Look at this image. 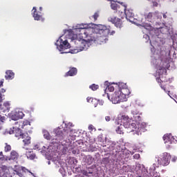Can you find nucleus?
Segmentation results:
<instances>
[{
  "label": "nucleus",
  "instance_id": "obj_1",
  "mask_svg": "<svg viewBox=\"0 0 177 177\" xmlns=\"http://www.w3.org/2000/svg\"><path fill=\"white\" fill-rule=\"evenodd\" d=\"M94 31L97 32V34L101 35L100 38H104V41L101 40L102 42H106V41H109V39L107 38L109 35H114V34H115V30L111 31V27L104 25H98L94 29Z\"/></svg>",
  "mask_w": 177,
  "mask_h": 177
},
{
  "label": "nucleus",
  "instance_id": "obj_2",
  "mask_svg": "<svg viewBox=\"0 0 177 177\" xmlns=\"http://www.w3.org/2000/svg\"><path fill=\"white\" fill-rule=\"evenodd\" d=\"M73 39H75V42L78 41L80 48H81L80 50H84L85 49H87L88 46H89V44L92 42H95L96 37H95L93 35H88L87 37L86 38H79V39L80 40H78L77 38H75V36H73Z\"/></svg>",
  "mask_w": 177,
  "mask_h": 177
},
{
  "label": "nucleus",
  "instance_id": "obj_3",
  "mask_svg": "<svg viewBox=\"0 0 177 177\" xmlns=\"http://www.w3.org/2000/svg\"><path fill=\"white\" fill-rule=\"evenodd\" d=\"M86 25H79L77 28L75 29L76 35H74L75 38H86L88 35H89V32L91 30L89 28H86Z\"/></svg>",
  "mask_w": 177,
  "mask_h": 177
},
{
  "label": "nucleus",
  "instance_id": "obj_4",
  "mask_svg": "<svg viewBox=\"0 0 177 177\" xmlns=\"http://www.w3.org/2000/svg\"><path fill=\"white\" fill-rule=\"evenodd\" d=\"M108 99L113 103V104H118V103H121V102H125L127 100V95L120 93V91H115L111 97L108 95Z\"/></svg>",
  "mask_w": 177,
  "mask_h": 177
},
{
  "label": "nucleus",
  "instance_id": "obj_5",
  "mask_svg": "<svg viewBox=\"0 0 177 177\" xmlns=\"http://www.w3.org/2000/svg\"><path fill=\"white\" fill-rule=\"evenodd\" d=\"M158 161V164H160V165H162L163 167L169 165V162H171V154L167 152L162 153Z\"/></svg>",
  "mask_w": 177,
  "mask_h": 177
},
{
  "label": "nucleus",
  "instance_id": "obj_6",
  "mask_svg": "<svg viewBox=\"0 0 177 177\" xmlns=\"http://www.w3.org/2000/svg\"><path fill=\"white\" fill-rule=\"evenodd\" d=\"M121 120L124 128H133L136 127V124L133 123L132 118H129L127 115H122Z\"/></svg>",
  "mask_w": 177,
  "mask_h": 177
},
{
  "label": "nucleus",
  "instance_id": "obj_7",
  "mask_svg": "<svg viewBox=\"0 0 177 177\" xmlns=\"http://www.w3.org/2000/svg\"><path fill=\"white\" fill-rule=\"evenodd\" d=\"M55 45L60 52L66 50V49H70V48H71L70 43H68L67 40L63 41L62 39H59L55 43Z\"/></svg>",
  "mask_w": 177,
  "mask_h": 177
},
{
  "label": "nucleus",
  "instance_id": "obj_8",
  "mask_svg": "<svg viewBox=\"0 0 177 177\" xmlns=\"http://www.w3.org/2000/svg\"><path fill=\"white\" fill-rule=\"evenodd\" d=\"M21 128L20 125L19 127H12V129H10L9 131L10 135H13V133L15 135L16 138H19V139H21L23 138V136L24 133H23V131H21Z\"/></svg>",
  "mask_w": 177,
  "mask_h": 177
},
{
  "label": "nucleus",
  "instance_id": "obj_9",
  "mask_svg": "<svg viewBox=\"0 0 177 177\" xmlns=\"http://www.w3.org/2000/svg\"><path fill=\"white\" fill-rule=\"evenodd\" d=\"M118 87L119 88L118 92L122 93L124 96H128L131 94V91L128 89L127 84L123 82L119 83Z\"/></svg>",
  "mask_w": 177,
  "mask_h": 177
},
{
  "label": "nucleus",
  "instance_id": "obj_10",
  "mask_svg": "<svg viewBox=\"0 0 177 177\" xmlns=\"http://www.w3.org/2000/svg\"><path fill=\"white\" fill-rule=\"evenodd\" d=\"M3 97L2 93L0 92V103H2L3 101ZM10 109V104H9V102H4L3 105L0 104V111H2V113H6V111H9Z\"/></svg>",
  "mask_w": 177,
  "mask_h": 177
},
{
  "label": "nucleus",
  "instance_id": "obj_11",
  "mask_svg": "<svg viewBox=\"0 0 177 177\" xmlns=\"http://www.w3.org/2000/svg\"><path fill=\"white\" fill-rule=\"evenodd\" d=\"M109 21L113 23L117 28H122V20L116 17H110L108 18Z\"/></svg>",
  "mask_w": 177,
  "mask_h": 177
},
{
  "label": "nucleus",
  "instance_id": "obj_12",
  "mask_svg": "<svg viewBox=\"0 0 177 177\" xmlns=\"http://www.w3.org/2000/svg\"><path fill=\"white\" fill-rule=\"evenodd\" d=\"M64 133L62 132V131H58L55 135V140L57 142H60V140H63L64 138H68L70 135L68 134V131H66V129H64Z\"/></svg>",
  "mask_w": 177,
  "mask_h": 177
},
{
  "label": "nucleus",
  "instance_id": "obj_13",
  "mask_svg": "<svg viewBox=\"0 0 177 177\" xmlns=\"http://www.w3.org/2000/svg\"><path fill=\"white\" fill-rule=\"evenodd\" d=\"M33 13H32V17H34L35 20L40 21H44L45 18L42 17L41 12L37 10V8L33 7L32 8Z\"/></svg>",
  "mask_w": 177,
  "mask_h": 177
},
{
  "label": "nucleus",
  "instance_id": "obj_14",
  "mask_svg": "<svg viewBox=\"0 0 177 177\" xmlns=\"http://www.w3.org/2000/svg\"><path fill=\"white\" fill-rule=\"evenodd\" d=\"M21 139H23L24 146H30V145H31V137L28 136V133H24V135Z\"/></svg>",
  "mask_w": 177,
  "mask_h": 177
},
{
  "label": "nucleus",
  "instance_id": "obj_15",
  "mask_svg": "<svg viewBox=\"0 0 177 177\" xmlns=\"http://www.w3.org/2000/svg\"><path fill=\"white\" fill-rule=\"evenodd\" d=\"M78 73V70L75 67L70 68V70L66 72L64 75V77H74V75H77Z\"/></svg>",
  "mask_w": 177,
  "mask_h": 177
},
{
  "label": "nucleus",
  "instance_id": "obj_16",
  "mask_svg": "<svg viewBox=\"0 0 177 177\" xmlns=\"http://www.w3.org/2000/svg\"><path fill=\"white\" fill-rule=\"evenodd\" d=\"M24 117V113L22 111H17L12 115V120L17 121V120H21Z\"/></svg>",
  "mask_w": 177,
  "mask_h": 177
},
{
  "label": "nucleus",
  "instance_id": "obj_17",
  "mask_svg": "<svg viewBox=\"0 0 177 177\" xmlns=\"http://www.w3.org/2000/svg\"><path fill=\"white\" fill-rule=\"evenodd\" d=\"M15 78V73L13 71L8 70L6 71L5 79L6 80H13Z\"/></svg>",
  "mask_w": 177,
  "mask_h": 177
},
{
  "label": "nucleus",
  "instance_id": "obj_18",
  "mask_svg": "<svg viewBox=\"0 0 177 177\" xmlns=\"http://www.w3.org/2000/svg\"><path fill=\"white\" fill-rule=\"evenodd\" d=\"M172 139V135L171 134H165L163 136V140L165 143H172L171 141Z\"/></svg>",
  "mask_w": 177,
  "mask_h": 177
},
{
  "label": "nucleus",
  "instance_id": "obj_19",
  "mask_svg": "<svg viewBox=\"0 0 177 177\" xmlns=\"http://www.w3.org/2000/svg\"><path fill=\"white\" fill-rule=\"evenodd\" d=\"M17 158H19V153L16 152V151H12L10 153V160L15 161L17 160Z\"/></svg>",
  "mask_w": 177,
  "mask_h": 177
},
{
  "label": "nucleus",
  "instance_id": "obj_20",
  "mask_svg": "<svg viewBox=\"0 0 177 177\" xmlns=\"http://www.w3.org/2000/svg\"><path fill=\"white\" fill-rule=\"evenodd\" d=\"M157 74H158L159 77H161L164 73L167 74V69L164 68L163 66H159L156 71Z\"/></svg>",
  "mask_w": 177,
  "mask_h": 177
},
{
  "label": "nucleus",
  "instance_id": "obj_21",
  "mask_svg": "<svg viewBox=\"0 0 177 177\" xmlns=\"http://www.w3.org/2000/svg\"><path fill=\"white\" fill-rule=\"evenodd\" d=\"M105 89H108L109 92H114V87L109 83V82H105L104 84Z\"/></svg>",
  "mask_w": 177,
  "mask_h": 177
},
{
  "label": "nucleus",
  "instance_id": "obj_22",
  "mask_svg": "<svg viewBox=\"0 0 177 177\" xmlns=\"http://www.w3.org/2000/svg\"><path fill=\"white\" fill-rule=\"evenodd\" d=\"M15 125H20L21 128H24L26 125H30V122L28 120H25L24 122H16Z\"/></svg>",
  "mask_w": 177,
  "mask_h": 177
},
{
  "label": "nucleus",
  "instance_id": "obj_23",
  "mask_svg": "<svg viewBox=\"0 0 177 177\" xmlns=\"http://www.w3.org/2000/svg\"><path fill=\"white\" fill-rule=\"evenodd\" d=\"M132 114H133V118L134 120H136V121H140V120H142V118L140 117V115H138L139 114V111H132Z\"/></svg>",
  "mask_w": 177,
  "mask_h": 177
},
{
  "label": "nucleus",
  "instance_id": "obj_24",
  "mask_svg": "<svg viewBox=\"0 0 177 177\" xmlns=\"http://www.w3.org/2000/svg\"><path fill=\"white\" fill-rule=\"evenodd\" d=\"M26 156L29 160H34L36 157L35 153L31 151L26 152Z\"/></svg>",
  "mask_w": 177,
  "mask_h": 177
},
{
  "label": "nucleus",
  "instance_id": "obj_25",
  "mask_svg": "<svg viewBox=\"0 0 177 177\" xmlns=\"http://www.w3.org/2000/svg\"><path fill=\"white\" fill-rule=\"evenodd\" d=\"M145 19L150 21H151V20H154V12H149L148 14H146Z\"/></svg>",
  "mask_w": 177,
  "mask_h": 177
},
{
  "label": "nucleus",
  "instance_id": "obj_26",
  "mask_svg": "<svg viewBox=\"0 0 177 177\" xmlns=\"http://www.w3.org/2000/svg\"><path fill=\"white\" fill-rule=\"evenodd\" d=\"M162 15L158 11H156L153 12V20H158V19H162Z\"/></svg>",
  "mask_w": 177,
  "mask_h": 177
},
{
  "label": "nucleus",
  "instance_id": "obj_27",
  "mask_svg": "<svg viewBox=\"0 0 177 177\" xmlns=\"http://www.w3.org/2000/svg\"><path fill=\"white\" fill-rule=\"evenodd\" d=\"M43 133L44 139H46L47 140H51L52 136H50L49 132H48L47 131H44Z\"/></svg>",
  "mask_w": 177,
  "mask_h": 177
},
{
  "label": "nucleus",
  "instance_id": "obj_28",
  "mask_svg": "<svg viewBox=\"0 0 177 177\" xmlns=\"http://www.w3.org/2000/svg\"><path fill=\"white\" fill-rule=\"evenodd\" d=\"M10 150H12V146L8 143H5L4 151L8 153V151H10Z\"/></svg>",
  "mask_w": 177,
  "mask_h": 177
},
{
  "label": "nucleus",
  "instance_id": "obj_29",
  "mask_svg": "<svg viewBox=\"0 0 177 177\" xmlns=\"http://www.w3.org/2000/svg\"><path fill=\"white\" fill-rule=\"evenodd\" d=\"M89 88H90V89H91L92 91H97V89H99V85L93 84L92 85H91V86H89Z\"/></svg>",
  "mask_w": 177,
  "mask_h": 177
},
{
  "label": "nucleus",
  "instance_id": "obj_30",
  "mask_svg": "<svg viewBox=\"0 0 177 177\" xmlns=\"http://www.w3.org/2000/svg\"><path fill=\"white\" fill-rule=\"evenodd\" d=\"M121 129H122V124L118 126V128L116 129L117 133H119L120 135H121V133H123L122 130Z\"/></svg>",
  "mask_w": 177,
  "mask_h": 177
},
{
  "label": "nucleus",
  "instance_id": "obj_31",
  "mask_svg": "<svg viewBox=\"0 0 177 177\" xmlns=\"http://www.w3.org/2000/svg\"><path fill=\"white\" fill-rule=\"evenodd\" d=\"M111 8L113 9V10H117V9H118V5H117L115 3H112L111 4Z\"/></svg>",
  "mask_w": 177,
  "mask_h": 177
},
{
  "label": "nucleus",
  "instance_id": "obj_32",
  "mask_svg": "<svg viewBox=\"0 0 177 177\" xmlns=\"http://www.w3.org/2000/svg\"><path fill=\"white\" fill-rule=\"evenodd\" d=\"M2 161H5V156H3V153L2 151L0 152V162Z\"/></svg>",
  "mask_w": 177,
  "mask_h": 177
},
{
  "label": "nucleus",
  "instance_id": "obj_33",
  "mask_svg": "<svg viewBox=\"0 0 177 177\" xmlns=\"http://www.w3.org/2000/svg\"><path fill=\"white\" fill-rule=\"evenodd\" d=\"M97 17H99V12H95L93 15V18L94 19V21H96V20H97Z\"/></svg>",
  "mask_w": 177,
  "mask_h": 177
},
{
  "label": "nucleus",
  "instance_id": "obj_34",
  "mask_svg": "<svg viewBox=\"0 0 177 177\" xmlns=\"http://www.w3.org/2000/svg\"><path fill=\"white\" fill-rule=\"evenodd\" d=\"M133 158H135V160H139L140 158V154L139 153H136L134 156H133Z\"/></svg>",
  "mask_w": 177,
  "mask_h": 177
},
{
  "label": "nucleus",
  "instance_id": "obj_35",
  "mask_svg": "<svg viewBox=\"0 0 177 177\" xmlns=\"http://www.w3.org/2000/svg\"><path fill=\"white\" fill-rule=\"evenodd\" d=\"M105 121H106L107 122H109V121H111V116H106Z\"/></svg>",
  "mask_w": 177,
  "mask_h": 177
},
{
  "label": "nucleus",
  "instance_id": "obj_36",
  "mask_svg": "<svg viewBox=\"0 0 177 177\" xmlns=\"http://www.w3.org/2000/svg\"><path fill=\"white\" fill-rule=\"evenodd\" d=\"M15 177H23V174H21V173L17 171L16 174H15Z\"/></svg>",
  "mask_w": 177,
  "mask_h": 177
},
{
  "label": "nucleus",
  "instance_id": "obj_37",
  "mask_svg": "<svg viewBox=\"0 0 177 177\" xmlns=\"http://www.w3.org/2000/svg\"><path fill=\"white\" fill-rule=\"evenodd\" d=\"M86 100H87L88 103H91V102H93V98H92L91 97H88L86 98Z\"/></svg>",
  "mask_w": 177,
  "mask_h": 177
},
{
  "label": "nucleus",
  "instance_id": "obj_38",
  "mask_svg": "<svg viewBox=\"0 0 177 177\" xmlns=\"http://www.w3.org/2000/svg\"><path fill=\"white\" fill-rule=\"evenodd\" d=\"M156 81L158 84H161V82H162V80H161V77H156Z\"/></svg>",
  "mask_w": 177,
  "mask_h": 177
},
{
  "label": "nucleus",
  "instance_id": "obj_39",
  "mask_svg": "<svg viewBox=\"0 0 177 177\" xmlns=\"http://www.w3.org/2000/svg\"><path fill=\"white\" fill-rule=\"evenodd\" d=\"M124 154H127V151H122V153H120V156L122 157V158H124L125 159V158H124Z\"/></svg>",
  "mask_w": 177,
  "mask_h": 177
},
{
  "label": "nucleus",
  "instance_id": "obj_40",
  "mask_svg": "<svg viewBox=\"0 0 177 177\" xmlns=\"http://www.w3.org/2000/svg\"><path fill=\"white\" fill-rule=\"evenodd\" d=\"M5 121V116H1L0 115V122H3Z\"/></svg>",
  "mask_w": 177,
  "mask_h": 177
},
{
  "label": "nucleus",
  "instance_id": "obj_41",
  "mask_svg": "<svg viewBox=\"0 0 177 177\" xmlns=\"http://www.w3.org/2000/svg\"><path fill=\"white\" fill-rule=\"evenodd\" d=\"M3 82H5L4 79H2L1 80H0V87L3 86Z\"/></svg>",
  "mask_w": 177,
  "mask_h": 177
},
{
  "label": "nucleus",
  "instance_id": "obj_42",
  "mask_svg": "<svg viewBox=\"0 0 177 177\" xmlns=\"http://www.w3.org/2000/svg\"><path fill=\"white\" fill-rule=\"evenodd\" d=\"M88 131H93V125H92V124H90L89 126H88Z\"/></svg>",
  "mask_w": 177,
  "mask_h": 177
},
{
  "label": "nucleus",
  "instance_id": "obj_43",
  "mask_svg": "<svg viewBox=\"0 0 177 177\" xmlns=\"http://www.w3.org/2000/svg\"><path fill=\"white\" fill-rule=\"evenodd\" d=\"M152 3H153V6H155V7L158 6V3L157 1H153Z\"/></svg>",
  "mask_w": 177,
  "mask_h": 177
},
{
  "label": "nucleus",
  "instance_id": "obj_44",
  "mask_svg": "<svg viewBox=\"0 0 177 177\" xmlns=\"http://www.w3.org/2000/svg\"><path fill=\"white\" fill-rule=\"evenodd\" d=\"M97 102H98V104H100V106H103V103H104L103 101L98 100Z\"/></svg>",
  "mask_w": 177,
  "mask_h": 177
},
{
  "label": "nucleus",
  "instance_id": "obj_45",
  "mask_svg": "<svg viewBox=\"0 0 177 177\" xmlns=\"http://www.w3.org/2000/svg\"><path fill=\"white\" fill-rule=\"evenodd\" d=\"M147 30H151V26L150 25H148L147 26V28H146Z\"/></svg>",
  "mask_w": 177,
  "mask_h": 177
},
{
  "label": "nucleus",
  "instance_id": "obj_46",
  "mask_svg": "<svg viewBox=\"0 0 177 177\" xmlns=\"http://www.w3.org/2000/svg\"><path fill=\"white\" fill-rule=\"evenodd\" d=\"M1 93H5V92H6V90H5L4 88H1Z\"/></svg>",
  "mask_w": 177,
  "mask_h": 177
},
{
  "label": "nucleus",
  "instance_id": "obj_47",
  "mask_svg": "<svg viewBox=\"0 0 177 177\" xmlns=\"http://www.w3.org/2000/svg\"><path fill=\"white\" fill-rule=\"evenodd\" d=\"M176 160H177V158H176V157H174V158L172 159L173 162H175V161H176Z\"/></svg>",
  "mask_w": 177,
  "mask_h": 177
},
{
  "label": "nucleus",
  "instance_id": "obj_48",
  "mask_svg": "<svg viewBox=\"0 0 177 177\" xmlns=\"http://www.w3.org/2000/svg\"><path fill=\"white\" fill-rule=\"evenodd\" d=\"M2 169H8V167L6 166H2Z\"/></svg>",
  "mask_w": 177,
  "mask_h": 177
},
{
  "label": "nucleus",
  "instance_id": "obj_49",
  "mask_svg": "<svg viewBox=\"0 0 177 177\" xmlns=\"http://www.w3.org/2000/svg\"><path fill=\"white\" fill-rule=\"evenodd\" d=\"M162 89L165 91V92H167V90L165 89V86H161Z\"/></svg>",
  "mask_w": 177,
  "mask_h": 177
},
{
  "label": "nucleus",
  "instance_id": "obj_50",
  "mask_svg": "<svg viewBox=\"0 0 177 177\" xmlns=\"http://www.w3.org/2000/svg\"><path fill=\"white\" fill-rule=\"evenodd\" d=\"M115 125H120V122L118 121L115 122Z\"/></svg>",
  "mask_w": 177,
  "mask_h": 177
},
{
  "label": "nucleus",
  "instance_id": "obj_51",
  "mask_svg": "<svg viewBox=\"0 0 177 177\" xmlns=\"http://www.w3.org/2000/svg\"><path fill=\"white\" fill-rule=\"evenodd\" d=\"M163 19H167V14H163Z\"/></svg>",
  "mask_w": 177,
  "mask_h": 177
},
{
  "label": "nucleus",
  "instance_id": "obj_52",
  "mask_svg": "<svg viewBox=\"0 0 177 177\" xmlns=\"http://www.w3.org/2000/svg\"><path fill=\"white\" fill-rule=\"evenodd\" d=\"M39 149V147L38 145H35V149Z\"/></svg>",
  "mask_w": 177,
  "mask_h": 177
},
{
  "label": "nucleus",
  "instance_id": "obj_53",
  "mask_svg": "<svg viewBox=\"0 0 177 177\" xmlns=\"http://www.w3.org/2000/svg\"><path fill=\"white\" fill-rule=\"evenodd\" d=\"M126 16H127V17H129L130 15L128 14V12H127Z\"/></svg>",
  "mask_w": 177,
  "mask_h": 177
},
{
  "label": "nucleus",
  "instance_id": "obj_54",
  "mask_svg": "<svg viewBox=\"0 0 177 177\" xmlns=\"http://www.w3.org/2000/svg\"><path fill=\"white\" fill-rule=\"evenodd\" d=\"M39 10L42 11V7L39 8Z\"/></svg>",
  "mask_w": 177,
  "mask_h": 177
},
{
  "label": "nucleus",
  "instance_id": "obj_55",
  "mask_svg": "<svg viewBox=\"0 0 177 177\" xmlns=\"http://www.w3.org/2000/svg\"><path fill=\"white\" fill-rule=\"evenodd\" d=\"M2 129V126L0 125V130Z\"/></svg>",
  "mask_w": 177,
  "mask_h": 177
},
{
  "label": "nucleus",
  "instance_id": "obj_56",
  "mask_svg": "<svg viewBox=\"0 0 177 177\" xmlns=\"http://www.w3.org/2000/svg\"><path fill=\"white\" fill-rule=\"evenodd\" d=\"M137 177H142V176H137Z\"/></svg>",
  "mask_w": 177,
  "mask_h": 177
},
{
  "label": "nucleus",
  "instance_id": "obj_57",
  "mask_svg": "<svg viewBox=\"0 0 177 177\" xmlns=\"http://www.w3.org/2000/svg\"><path fill=\"white\" fill-rule=\"evenodd\" d=\"M90 160H93V158H90Z\"/></svg>",
  "mask_w": 177,
  "mask_h": 177
},
{
  "label": "nucleus",
  "instance_id": "obj_58",
  "mask_svg": "<svg viewBox=\"0 0 177 177\" xmlns=\"http://www.w3.org/2000/svg\"><path fill=\"white\" fill-rule=\"evenodd\" d=\"M109 1H112L113 0H109Z\"/></svg>",
  "mask_w": 177,
  "mask_h": 177
},
{
  "label": "nucleus",
  "instance_id": "obj_59",
  "mask_svg": "<svg viewBox=\"0 0 177 177\" xmlns=\"http://www.w3.org/2000/svg\"><path fill=\"white\" fill-rule=\"evenodd\" d=\"M131 154H133V153H131Z\"/></svg>",
  "mask_w": 177,
  "mask_h": 177
}]
</instances>
